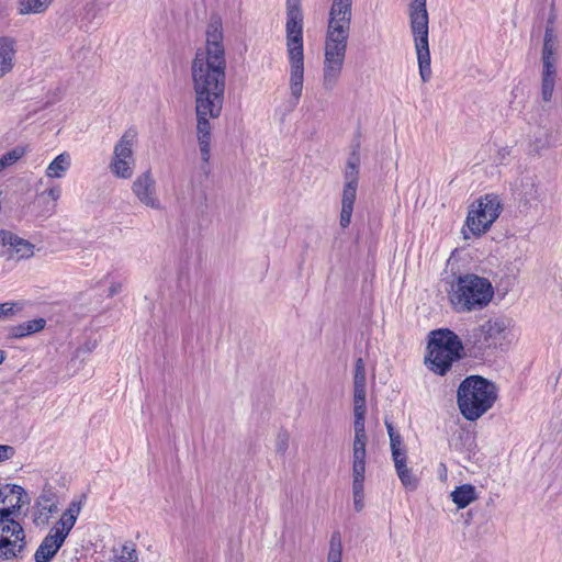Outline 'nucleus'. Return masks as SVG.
Instances as JSON below:
<instances>
[{"label": "nucleus", "mask_w": 562, "mask_h": 562, "mask_svg": "<svg viewBox=\"0 0 562 562\" xmlns=\"http://www.w3.org/2000/svg\"><path fill=\"white\" fill-rule=\"evenodd\" d=\"M222 40L221 23H210L205 47L198 49L191 67L195 93L196 136L205 164L211 157L210 120L221 115L224 103L226 58Z\"/></svg>", "instance_id": "1"}, {"label": "nucleus", "mask_w": 562, "mask_h": 562, "mask_svg": "<svg viewBox=\"0 0 562 562\" xmlns=\"http://www.w3.org/2000/svg\"><path fill=\"white\" fill-rule=\"evenodd\" d=\"M353 0H331L324 41L323 88L330 92L337 86L346 59L351 32Z\"/></svg>", "instance_id": "2"}, {"label": "nucleus", "mask_w": 562, "mask_h": 562, "mask_svg": "<svg viewBox=\"0 0 562 562\" xmlns=\"http://www.w3.org/2000/svg\"><path fill=\"white\" fill-rule=\"evenodd\" d=\"M285 47L290 64L289 88L296 105L304 82L303 12L301 0H286Z\"/></svg>", "instance_id": "3"}, {"label": "nucleus", "mask_w": 562, "mask_h": 562, "mask_svg": "<svg viewBox=\"0 0 562 562\" xmlns=\"http://www.w3.org/2000/svg\"><path fill=\"white\" fill-rule=\"evenodd\" d=\"M497 386L481 375L467 376L457 391V404L461 415L475 422L488 412L497 400Z\"/></svg>", "instance_id": "4"}, {"label": "nucleus", "mask_w": 562, "mask_h": 562, "mask_svg": "<svg viewBox=\"0 0 562 562\" xmlns=\"http://www.w3.org/2000/svg\"><path fill=\"white\" fill-rule=\"evenodd\" d=\"M491 282L476 274H464L451 284L449 301L458 313L480 311L493 299Z\"/></svg>", "instance_id": "5"}, {"label": "nucleus", "mask_w": 562, "mask_h": 562, "mask_svg": "<svg viewBox=\"0 0 562 562\" xmlns=\"http://www.w3.org/2000/svg\"><path fill=\"white\" fill-rule=\"evenodd\" d=\"M462 355L463 344L454 331L440 328L429 334L425 363L434 373L445 375Z\"/></svg>", "instance_id": "6"}, {"label": "nucleus", "mask_w": 562, "mask_h": 562, "mask_svg": "<svg viewBox=\"0 0 562 562\" xmlns=\"http://www.w3.org/2000/svg\"><path fill=\"white\" fill-rule=\"evenodd\" d=\"M427 0H411L408 5L409 26L414 37L419 75L423 82L431 78L429 52V16L426 8Z\"/></svg>", "instance_id": "7"}, {"label": "nucleus", "mask_w": 562, "mask_h": 562, "mask_svg": "<svg viewBox=\"0 0 562 562\" xmlns=\"http://www.w3.org/2000/svg\"><path fill=\"white\" fill-rule=\"evenodd\" d=\"M502 204L497 195L486 194L470 206L462 235L468 239L471 235H483L497 220Z\"/></svg>", "instance_id": "8"}, {"label": "nucleus", "mask_w": 562, "mask_h": 562, "mask_svg": "<svg viewBox=\"0 0 562 562\" xmlns=\"http://www.w3.org/2000/svg\"><path fill=\"white\" fill-rule=\"evenodd\" d=\"M136 139L137 131L131 127L123 133L114 145L109 168L120 179H130L134 173L135 158L133 148Z\"/></svg>", "instance_id": "9"}, {"label": "nucleus", "mask_w": 562, "mask_h": 562, "mask_svg": "<svg viewBox=\"0 0 562 562\" xmlns=\"http://www.w3.org/2000/svg\"><path fill=\"white\" fill-rule=\"evenodd\" d=\"M509 327V318H491L473 331V344L481 351L487 348H502Z\"/></svg>", "instance_id": "10"}, {"label": "nucleus", "mask_w": 562, "mask_h": 562, "mask_svg": "<svg viewBox=\"0 0 562 562\" xmlns=\"http://www.w3.org/2000/svg\"><path fill=\"white\" fill-rule=\"evenodd\" d=\"M25 533L16 520L0 521V559L19 558L25 550Z\"/></svg>", "instance_id": "11"}, {"label": "nucleus", "mask_w": 562, "mask_h": 562, "mask_svg": "<svg viewBox=\"0 0 562 562\" xmlns=\"http://www.w3.org/2000/svg\"><path fill=\"white\" fill-rule=\"evenodd\" d=\"M35 246L14 233L0 229V257L10 261L29 259L34 255Z\"/></svg>", "instance_id": "12"}, {"label": "nucleus", "mask_w": 562, "mask_h": 562, "mask_svg": "<svg viewBox=\"0 0 562 562\" xmlns=\"http://www.w3.org/2000/svg\"><path fill=\"white\" fill-rule=\"evenodd\" d=\"M132 191L143 205L153 210H162L161 202L157 195L156 180L149 170L143 172L134 180Z\"/></svg>", "instance_id": "13"}, {"label": "nucleus", "mask_w": 562, "mask_h": 562, "mask_svg": "<svg viewBox=\"0 0 562 562\" xmlns=\"http://www.w3.org/2000/svg\"><path fill=\"white\" fill-rule=\"evenodd\" d=\"M25 492L19 485H7L0 488V521L14 520L13 515L23 505Z\"/></svg>", "instance_id": "14"}, {"label": "nucleus", "mask_w": 562, "mask_h": 562, "mask_svg": "<svg viewBox=\"0 0 562 562\" xmlns=\"http://www.w3.org/2000/svg\"><path fill=\"white\" fill-rule=\"evenodd\" d=\"M64 542L65 539H63V537H60L57 532L50 529L48 535L43 539L40 547L35 551V561L49 562L58 552Z\"/></svg>", "instance_id": "15"}, {"label": "nucleus", "mask_w": 562, "mask_h": 562, "mask_svg": "<svg viewBox=\"0 0 562 562\" xmlns=\"http://www.w3.org/2000/svg\"><path fill=\"white\" fill-rule=\"evenodd\" d=\"M14 38L9 36L0 37V78L10 72L13 68V60L15 56Z\"/></svg>", "instance_id": "16"}, {"label": "nucleus", "mask_w": 562, "mask_h": 562, "mask_svg": "<svg viewBox=\"0 0 562 562\" xmlns=\"http://www.w3.org/2000/svg\"><path fill=\"white\" fill-rule=\"evenodd\" d=\"M358 187H344L341 194V211L339 224L341 228H347L351 222L353 205L356 202Z\"/></svg>", "instance_id": "17"}, {"label": "nucleus", "mask_w": 562, "mask_h": 562, "mask_svg": "<svg viewBox=\"0 0 562 562\" xmlns=\"http://www.w3.org/2000/svg\"><path fill=\"white\" fill-rule=\"evenodd\" d=\"M368 440L353 439L352 443V477H364Z\"/></svg>", "instance_id": "18"}, {"label": "nucleus", "mask_w": 562, "mask_h": 562, "mask_svg": "<svg viewBox=\"0 0 562 562\" xmlns=\"http://www.w3.org/2000/svg\"><path fill=\"white\" fill-rule=\"evenodd\" d=\"M366 364L361 358H358L353 374V401H366L367 392Z\"/></svg>", "instance_id": "19"}, {"label": "nucleus", "mask_w": 562, "mask_h": 562, "mask_svg": "<svg viewBox=\"0 0 562 562\" xmlns=\"http://www.w3.org/2000/svg\"><path fill=\"white\" fill-rule=\"evenodd\" d=\"M366 413H367V401H353V414H355V438L358 440H368L366 432Z\"/></svg>", "instance_id": "20"}, {"label": "nucleus", "mask_w": 562, "mask_h": 562, "mask_svg": "<svg viewBox=\"0 0 562 562\" xmlns=\"http://www.w3.org/2000/svg\"><path fill=\"white\" fill-rule=\"evenodd\" d=\"M359 166H360V156L357 149H353L350 154L345 172H344V187H358L359 183Z\"/></svg>", "instance_id": "21"}, {"label": "nucleus", "mask_w": 562, "mask_h": 562, "mask_svg": "<svg viewBox=\"0 0 562 562\" xmlns=\"http://www.w3.org/2000/svg\"><path fill=\"white\" fill-rule=\"evenodd\" d=\"M450 496L459 509L465 508L477 498L475 487L471 484H463L456 487Z\"/></svg>", "instance_id": "22"}, {"label": "nucleus", "mask_w": 562, "mask_h": 562, "mask_svg": "<svg viewBox=\"0 0 562 562\" xmlns=\"http://www.w3.org/2000/svg\"><path fill=\"white\" fill-rule=\"evenodd\" d=\"M71 160L68 153H61L48 165L45 175L50 179L63 178L70 168Z\"/></svg>", "instance_id": "23"}, {"label": "nucleus", "mask_w": 562, "mask_h": 562, "mask_svg": "<svg viewBox=\"0 0 562 562\" xmlns=\"http://www.w3.org/2000/svg\"><path fill=\"white\" fill-rule=\"evenodd\" d=\"M394 467L397 473V476L403 484V486L408 491H415L418 487L419 480L412 472V470L407 467V459L396 460L394 462Z\"/></svg>", "instance_id": "24"}, {"label": "nucleus", "mask_w": 562, "mask_h": 562, "mask_svg": "<svg viewBox=\"0 0 562 562\" xmlns=\"http://www.w3.org/2000/svg\"><path fill=\"white\" fill-rule=\"evenodd\" d=\"M385 426L390 437V446L393 461L395 462L396 460L407 459L406 450L403 447L401 435L394 430L391 423L385 422Z\"/></svg>", "instance_id": "25"}, {"label": "nucleus", "mask_w": 562, "mask_h": 562, "mask_svg": "<svg viewBox=\"0 0 562 562\" xmlns=\"http://www.w3.org/2000/svg\"><path fill=\"white\" fill-rule=\"evenodd\" d=\"M45 324L46 322L44 318L27 321L23 324L14 326L11 329V334L15 338L25 337L27 335L42 330L45 327Z\"/></svg>", "instance_id": "26"}, {"label": "nucleus", "mask_w": 562, "mask_h": 562, "mask_svg": "<svg viewBox=\"0 0 562 562\" xmlns=\"http://www.w3.org/2000/svg\"><path fill=\"white\" fill-rule=\"evenodd\" d=\"M53 0H20V14H38L43 13L50 5Z\"/></svg>", "instance_id": "27"}, {"label": "nucleus", "mask_w": 562, "mask_h": 562, "mask_svg": "<svg viewBox=\"0 0 562 562\" xmlns=\"http://www.w3.org/2000/svg\"><path fill=\"white\" fill-rule=\"evenodd\" d=\"M364 477H352L353 505L357 512L364 506Z\"/></svg>", "instance_id": "28"}, {"label": "nucleus", "mask_w": 562, "mask_h": 562, "mask_svg": "<svg viewBox=\"0 0 562 562\" xmlns=\"http://www.w3.org/2000/svg\"><path fill=\"white\" fill-rule=\"evenodd\" d=\"M25 155L23 147H15L0 157V172L13 166Z\"/></svg>", "instance_id": "29"}, {"label": "nucleus", "mask_w": 562, "mask_h": 562, "mask_svg": "<svg viewBox=\"0 0 562 562\" xmlns=\"http://www.w3.org/2000/svg\"><path fill=\"white\" fill-rule=\"evenodd\" d=\"M554 54L555 44L553 30L551 27H547L543 40L542 60H555Z\"/></svg>", "instance_id": "30"}, {"label": "nucleus", "mask_w": 562, "mask_h": 562, "mask_svg": "<svg viewBox=\"0 0 562 562\" xmlns=\"http://www.w3.org/2000/svg\"><path fill=\"white\" fill-rule=\"evenodd\" d=\"M77 518L70 517L69 515L63 513L58 522L52 528L55 532H57L63 539L66 540L70 530L74 528Z\"/></svg>", "instance_id": "31"}, {"label": "nucleus", "mask_w": 562, "mask_h": 562, "mask_svg": "<svg viewBox=\"0 0 562 562\" xmlns=\"http://www.w3.org/2000/svg\"><path fill=\"white\" fill-rule=\"evenodd\" d=\"M342 547L340 535L338 532L333 533L330 539V547L327 557V562H341Z\"/></svg>", "instance_id": "32"}, {"label": "nucleus", "mask_w": 562, "mask_h": 562, "mask_svg": "<svg viewBox=\"0 0 562 562\" xmlns=\"http://www.w3.org/2000/svg\"><path fill=\"white\" fill-rule=\"evenodd\" d=\"M38 505L41 507V515L44 513L46 514V520L49 518V515L56 513L58 509L52 494H42L40 496Z\"/></svg>", "instance_id": "33"}, {"label": "nucleus", "mask_w": 562, "mask_h": 562, "mask_svg": "<svg viewBox=\"0 0 562 562\" xmlns=\"http://www.w3.org/2000/svg\"><path fill=\"white\" fill-rule=\"evenodd\" d=\"M555 79L542 78L541 83V97L544 102H549L552 99L554 90Z\"/></svg>", "instance_id": "34"}, {"label": "nucleus", "mask_w": 562, "mask_h": 562, "mask_svg": "<svg viewBox=\"0 0 562 562\" xmlns=\"http://www.w3.org/2000/svg\"><path fill=\"white\" fill-rule=\"evenodd\" d=\"M290 436L288 431H280L276 439V451L280 454H284L289 449Z\"/></svg>", "instance_id": "35"}, {"label": "nucleus", "mask_w": 562, "mask_h": 562, "mask_svg": "<svg viewBox=\"0 0 562 562\" xmlns=\"http://www.w3.org/2000/svg\"><path fill=\"white\" fill-rule=\"evenodd\" d=\"M137 553L134 549L124 546L122 554L114 562H137Z\"/></svg>", "instance_id": "36"}, {"label": "nucleus", "mask_w": 562, "mask_h": 562, "mask_svg": "<svg viewBox=\"0 0 562 562\" xmlns=\"http://www.w3.org/2000/svg\"><path fill=\"white\" fill-rule=\"evenodd\" d=\"M542 64H543L542 78L555 79V77H557L555 60H542Z\"/></svg>", "instance_id": "37"}, {"label": "nucleus", "mask_w": 562, "mask_h": 562, "mask_svg": "<svg viewBox=\"0 0 562 562\" xmlns=\"http://www.w3.org/2000/svg\"><path fill=\"white\" fill-rule=\"evenodd\" d=\"M15 449L9 445H0V462H4L14 457Z\"/></svg>", "instance_id": "38"}, {"label": "nucleus", "mask_w": 562, "mask_h": 562, "mask_svg": "<svg viewBox=\"0 0 562 562\" xmlns=\"http://www.w3.org/2000/svg\"><path fill=\"white\" fill-rule=\"evenodd\" d=\"M47 194L48 198H50L54 202H57L61 195V189L59 186H53L48 188L45 192H43L41 195Z\"/></svg>", "instance_id": "39"}, {"label": "nucleus", "mask_w": 562, "mask_h": 562, "mask_svg": "<svg viewBox=\"0 0 562 562\" xmlns=\"http://www.w3.org/2000/svg\"><path fill=\"white\" fill-rule=\"evenodd\" d=\"M524 198L526 202L535 201L540 198V192L537 187H535L533 182H530V191L525 192Z\"/></svg>", "instance_id": "40"}, {"label": "nucleus", "mask_w": 562, "mask_h": 562, "mask_svg": "<svg viewBox=\"0 0 562 562\" xmlns=\"http://www.w3.org/2000/svg\"><path fill=\"white\" fill-rule=\"evenodd\" d=\"M80 510L81 504L79 502H71L69 504V507L64 513L69 515L70 517L78 518Z\"/></svg>", "instance_id": "41"}, {"label": "nucleus", "mask_w": 562, "mask_h": 562, "mask_svg": "<svg viewBox=\"0 0 562 562\" xmlns=\"http://www.w3.org/2000/svg\"><path fill=\"white\" fill-rule=\"evenodd\" d=\"M12 313H13V304L12 303L0 304V317L10 315Z\"/></svg>", "instance_id": "42"}, {"label": "nucleus", "mask_w": 562, "mask_h": 562, "mask_svg": "<svg viewBox=\"0 0 562 562\" xmlns=\"http://www.w3.org/2000/svg\"><path fill=\"white\" fill-rule=\"evenodd\" d=\"M122 290V285L120 283H112L109 288V296H114L120 293Z\"/></svg>", "instance_id": "43"}, {"label": "nucleus", "mask_w": 562, "mask_h": 562, "mask_svg": "<svg viewBox=\"0 0 562 562\" xmlns=\"http://www.w3.org/2000/svg\"><path fill=\"white\" fill-rule=\"evenodd\" d=\"M4 358H5L4 352L2 350H0V363L3 362Z\"/></svg>", "instance_id": "44"}, {"label": "nucleus", "mask_w": 562, "mask_h": 562, "mask_svg": "<svg viewBox=\"0 0 562 562\" xmlns=\"http://www.w3.org/2000/svg\"><path fill=\"white\" fill-rule=\"evenodd\" d=\"M55 207L56 205L54 204L49 210H48V215H52L54 212H55Z\"/></svg>", "instance_id": "45"}]
</instances>
